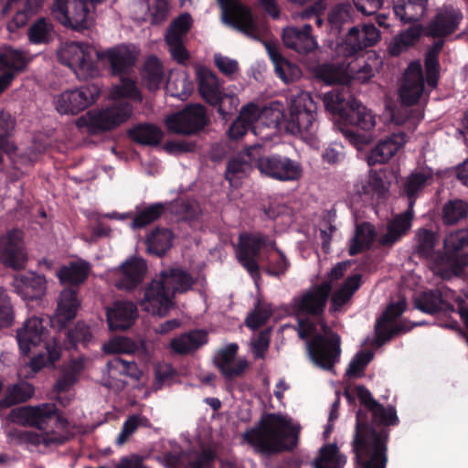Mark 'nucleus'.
Listing matches in <instances>:
<instances>
[{"instance_id":"obj_22","label":"nucleus","mask_w":468,"mask_h":468,"mask_svg":"<svg viewBox=\"0 0 468 468\" xmlns=\"http://www.w3.org/2000/svg\"><path fill=\"white\" fill-rule=\"evenodd\" d=\"M140 423V419L135 416H130L126 421L123 423L122 430L119 436L116 439V443L118 445L124 444L128 438L135 431Z\"/></svg>"},{"instance_id":"obj_10","label":"nucleus","mask_w":468,"mask_h":468,"mask_svg":"<svg viewBox=\"0 0 468 468\" xmlns=\"http://www.w3.org/2000/svg\"><path fill=\"white\" fill-rule=\"evenodd\" d=\"M138 316L137 306L127 301H116L106 310L111 331H125L133 326Z\"/></svg>"},{"instance_id":"obj_14","label":"nucleus","mask_w":468,"mask_h":468,"mask_svg":"<svg viewBox=\"0 0 468 468\" xmlns=\"http://www.w3.org/2000/svg\"><path fill=\"white\" fill-rule=\"evenodd\" d=\"M15 125V118L9 112L0 111V165L4 161L3 153H13L16 150L9 140Z\"/></svg>"},{"instance_id":"obj_25","label":"nucleus","mask_w":468,"mask_h":468,"mask_svg":"<svg viewBox=\"0 0 468 468\" xmlns=\"http://www.w3.org/2000/svg\"><path fill=\"white\" fill-rule=\"evenodd\" d=\"M144 458L137 454H132L120 460L116 468H145L144 465Z\"/></svg>"},{"instance_id":"obj_36","label":"nucleus","mask_w":468,"mask_h":468,"mask_svg":"<svg viewBox=\"0 0 468 468\" xmlns=\"http://www.w3.org/2000/svg\"><path fill=\"white\" fill-rule=\"evenodd\" d=\"M3 0H0V3L2 2Z\"/></svg>"},{"instance_id":"obj_27","label":"nucleus","mask_w":468,"mask_h":468,"mask_svg":"<svg viewBox=\"0 0 468 468\" xmlns=\"http://www.w3.org/2000/svg\"><path fill=\"white\" fill-rule=\"evenodd\" d=\"M14 78L15 74L12 71H5L0 75V94L9 87Z\"/></svg>"},{"instance_id":"obj_34","label":"nucleus","mask_w":468,"mask_h":468,"mask_svg":"<svg viewBox=\"0 0 468 468\" xmlns=\"http://www.w3.org/2000/svg\"><path fill=\"white\" fill-rule=\"evenodd\" d=\"M4 462V458L2 455H0V463H2Z\"/></svg>"},{"instance_id":"obj_1","label":"nucleus","mask_w":468,"mask_h":468,"mask_svg":"<svg viewBox=\"0 0 468 468\" xmlns=\"http://www.w3.org/2000/svg\"><path fill=\"white\" fill-rule=\"evenodd\" d=\"M140 53V48L131 43H122L103 50H96L88 43L72 41L61 47L58 57L59 62L69 67L79 80H88L100 75L99 67L93 59L95 55L111 76L120 79V82L112 87L111 97L141 101L142 96L132 78Z\"/></svg>"},{"instance_id":"obj_2","label":"nucleus","mask_w":468,"mask_h":468,"mask_svg":"<svg viewBox=\"0 0 468 468\" xmlns=\"http://www.w3.org/2000/svg\"><path fill=\"white\" fill-rule=\"evenodd\" d=\"M48 336V322L36 316L27 319L16 331L19 349L24 356H28L32 347H37L41 343L45 344V351L39 352L28 362L34 373L44 367H54L55 362L60 357V349L47 342Z\"/></svg>"},{"instance_id":"obj_6","label":"nucleus","mask_w":468,"mask_h":468,"mask_svg":"<svg viewBox=\"0 0 468 468\" xmlns=\"http://www.w3.org/2000/svg\"><path fill=\"white\" fill-rule=\"evenodd\" d=\"M100 95L95 84L81 86L60 93L55 101V108L60 114L76 115L93 104Z\"/></svg>"},{"instance_id":"obj_32","label":"nucleus","mask_w":468,"mask_h":468,"mask_svg":"<svg viewBox=\"0 0 468 468\" xmlns=\"http://www.w3.org/2000/svg\"><path fill=\"white\" fill-rule=\"evenodd\" d=\"M107 217L109 218H117V215L116 214H108Z\"/></svg>"},{"instance_id":"obj_33","label":"nucleus","mask_w":468,"mask_h":468,"mask_svg":"<svg viewBox=\"0 0 468 468\" xmlns=\"http://www.w3.org/2000/svg\"><path fill=\"white\" fill-rule=\"evenodd\" d=\"M19 0H8V5L9 4H13V3H16V2H18Z\"/></svg>"},{"instance_id":"obj_20","label":"nucleus","mask_w":468,"mask_h":468,"mask_svg":"<svg viewBox=\"0 0 468 468\" xmlns=\"http://www.w3.org/2000/svg\"><path fill=\"white\" fill-rule=\"evenodd\" d=\"M107 366L109 369H116L136 379L142 376V371L138 369L134 361H126L117 356L108 361Z\"/></svg>"},{"instance_id":"obj_18","label":"nucleus","mask_w":468,"mask_h":468,"mask_svg":"<svg viewBox=\"0 0 468 468\" xmlns=\"http://www.w3.org/2000/svg\"><path fill=\"white\" fill-rule=\"evenodd\" d=\"M68 339L74 348H77L78 345L86 346L92 340L90 326L83 322H78L73 329L68 331Z\"/></svg>"},{"instance_id":"obj_35","label":"nucleus","mask_w":468,"mask_h":468,"mask_svg":"<svg viewBox=\"0 0 468 468\" xmlns=\"http://www.w3.org/2000/svg\"><path fill=\"white\" fill-rule=\"evenodd\" d=\"M7 9V5H5L3 9V12H5V10Z\"/></svg>"},{"instance_id":"obj_12","label":"nucleus","mask_w":468,"mask_h":468,"mask_svg":"<svg viewBox=\"0 0 468 468\" xmlns=\"http://www.w3.org/2000/svg\"><path fill=\"white\" fill-rule=\"evenodd\" d=\"M89 275V267L85 263L71 262L68 266L61 267L58 271L60 283L68 285L67 288L77 289L83 283Z\"/></svg>"},{"instance_id":"obj_3","label":"nucleus","mask_w":468,"mask_h":468,"mask_svg":"<svg viewBox=\"0 0 468 468\" xmlns=\"http://www.w3.org/2000/svg\"><path fill=\"white\" fill-rule=\"evenodd\" d=\"M106 109L91 110L76 121V126L86 128L90 134H97L115 128L125 122L132 114V105L122 99Z\"/></svg>"},{"instance_id":"obj_17","label":"nucleus","mask_w":468,"mask_h":468,"mask_svg":"<svg viewBox=\"0 0 468 468\" xmlns=\"http://www.w3.org/2000/svg\"><path fill=\"white\" fill-rule=\"evenodd\" d=\"M28 59L24 52L16 49H8L0 55V64L7 68L15 75L16 72H22L26 69Z\"/></svg>"},{"instance_id":"obj_31","label":"nucleus","mask_w":468,"mask_h":468,"mask_svg":"<svg viewBox=\"0 0 468 468\" xmlns=\"http://www.w3.org/2000/svg\"><path fill=\"white\" fill-rule=\"evenodd\" d=\"M104 1H105V0H90L91 4H92L93 5H98V4H101V3L104 2Z\"/></svg>"},{"instance_id":"obj_7","label":"nucleus","mask_w":468,"mask_h":468,"mask_svg":"<svg viewBox=\"0 0 468 468\" xmlns=\"http://www.w3.org/2000/svg\"><path fill=\"white\" fill-rule=\"evenodd\" d=\"M146 271L145 261L141 257H131L114 270L115 287L132 292L144 281Z\"/></svg>"},{"instance_id":"obj_13","label":"nucleus","mask_w":468,"mask_h":468,"mask_svg":"<svg viewBox=\"0 0 468 468\" xmlns=\"http://www.w3.org/2000/svg\"><path fill=\"white\" fill-rule=\"evenodd\" d=\"M34 387L27 382L8 386L4 398L0 399V409H8L16 404L26 402L34 395Z\"/></svg>"},{"instance_id":"obj_16","label":"nucleus","mask_w":468,"mask_h":468,"mask_svg":"<svg viewBox=\"0 0 468 468\" xmlns=\"http://www.w3.org/2000/svg\"><path fill=\"white\" fill-rule=\"evenodd\" d=\"M52 24L46 18H38L28 28V38L34 44H48L52 40Z\"/></svg>"},{"instance_id":"obj_4","label":"nucleus","mask_w":468,"mask_h":468,"mask_svg":"<svg viewBox=\"0 0 468 468\" xmlns=\"http://www.w3.org/2000/svg\"><path fill=\"white\" fill-rule=\"evenodd\" d=\"M6 419L24 427H34L40 431L48 430L52 421L54 425L51 428H64L68 425V420L58 414L54 403L18 407L13 409Z\"/></svg>"},{"instance_id":"obj_26","label":"nucleus","mask_w":468,"mask_h":468,"mask_svg":"<svg viewBox=\"0 0 468 468\" xmlns=\"http://www.w3.org/2000/svg\"><path fill=\"white\" fill-rule=\"evenodd\" d=\"M68 440L69 437L65 435L45 432L42 438V443L46 446L51 444L60 445L65 443Z\"/></svg>"},{"instance_id":"obj_23","label":"nucleus","mask_w":468,"mask_h":468,"mask_svg":"<svg viewBox=\"0 0 468 468\" xmlns=\"http://www.w3.org/2000/svg\"><path fill=\"white\" fill-rule=\"evenodd\" d=\"M14 434L19 442H27L32 445H39L42 443V438L44 435L30 431H16Z\"/></svg>"},{"instance_id":"obj_30","label":"nucleus","mask_w":468,"mask_h":468,"mask_svg":"<svg viewBox=\"0 0 468 468\" xmlns=\"http://www.w3.org/2000/svg\"><path fill=\"white\" fill-rule=\"evenodd\" d=\"M146 303V290L144 292V296L141 301V305L144 306V304Z\"/></svg>"},{"instance_id":"obj_29","label":"nucleus","mask_w":468,"mask_h":468,"mask_svg":"<svg viewBox=\"0 0 468 468\" xmlns=\"http://www.w3.org/2000/svg\"><path fill=\"white\" fill-rule=\"evenodd\" d=\"M111 229L110 228H106V227H103V226H97L93 232H94V235L97 237V238H101V237H104V236H108L109 233H110Z\"/></svg>"},{"instance_id":"obj_15","label":"nucleus","mask_w":468,"mask_h":468,"mask_svg":"<svg viewBox=\"0 0 468 468\" xmlns=\"http://www.w3.org/2000/svg\"><path fill=\"white\" fill-rule=\"evenodd\" d=\"M83 367L81 360H72L56 381L54 390L58 393L68 391L78 381Z\"/></svg>"},{"instance_id":"obj_24","label":"nucleus","mask_w":468,"mask_h":468,"mask_svg":"<svg viewBox=\"0 0 468 468\" xmlns=\"http://www.w3.org/2000/svg\"><path fill=\"white\" fill-rule=\"evenodd\" d=\"M130 138L141 144L142 146L146 145V122L140 123L128 131Z\"/></svg>"},{"instance_id":"obj_9","label":"nucleus","mask_w":468,"mask_h":468,"mask_svg":"<svg viewBox=\"0 0 468 468\" xmlns=\"http://www.w3.org/2000/svg\"><path fill=\"white\" fill-rule=\"evenodd\" d=\"M11 285L14 292L25 301L40 300L47 292L45 276L36 272H27L15 276Z\"/></svg>"},{"instance_id":"obj_11","label":"nucleus","mask_w":468,"mask_h":468,"mask_svg":"<svg viewBox=\"0 0 468 468\" xmlns=\"http://www.w3.org/2000/svg\"><path fill=\"white\" fill-rule=\"evenodd\" d=\"M80 307L77 289L64 288L57 299V308L53 322L59 327H65L77 315Z\"/></svg>"},{"instance_id":"obj_5","label":"nucleus","mask_w":468,"mask_h":468,"mask_svg":"<svg viewBox=\"0 0 468 468\" xmlns=\"http://www.w3.org/2000/svg\"><path fill=\"white\" fill-rule=\"evenodd\" d=\"M51 12L64 27L74 32L84 33L95 26L88 0H55Z\"/></svg>"},{"instance_id":"obj_8","label":"nucleus","mask_w":468,"mask_h":468,"mask_svg":"<svg viewBox=\"0 0 468 468\" xmlns=\"http://www.w3.org/2000/svg\"><path fill=\"white\" fill-rule=\"evenodd\" d=\"M0 262L14 270L25 268L27 255L24 250L21 231H9L0 238Z\"/></svg>"},{"instance_id":"obj_21","label":"nucleus","mask_w":468,"mask_h":468,"mask_svg":"<svg viewBox=\"0 0 468 468\" xmlns=\"http://www.w3.org/2000/svg\"><path fill=\"white\" fill-rule=\"evenodd\" d=\"M134 346V343L128 337L114 336L103 346V350L108 354L131 353Z\"/></svg>"},{"instance_id":"obj_28","label":"nucleus","mask_w":468,"mask_h":468,"mask_svg":"<svg viewBox=\"0 0 468 468\" xmlns=\"http://www.w3.org/2000/svg\"><path fill=\"white\" fill-rule=\"evenodd\" d=\"M146 226V208L143 209L139 216L136 217L132 222V228L139 229Z\"/></svg>"},{"instance_id":"obj_19","label":"nucleus","mask_w":468,"mask_h":468,"mask_svg":"<svg viewBox=\"0 0 468 468\" xmlns=\"http://www.w3.org/2000/svg\"><path fill=\"white\" fill-rule=\"evenodd\" d=\"M15 310L9 295L0 288V329L13 324Z\"/></svg>"}]
</instances>
